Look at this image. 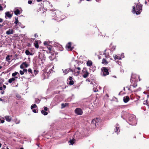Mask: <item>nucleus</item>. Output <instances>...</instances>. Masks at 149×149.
Segmentation results:
<instances>
[{"mask_svg":"<svg viewBox=\"0 0 149 149\" xmlns=\"http://www.w3.org/2000/svg\"><path fill=\"white\" fill-rule=\"evenodd\" d=\"M5 24L4 23H3V25H2L3 26Z\"/></svg>","mask_w":149,"mask_h":149,"instance_id":"obj_62","label":"nucleus"},{"mask_svg":"<svg viewBox=\"0 0 149 149\" xmlns=\"http://www.w3.org/2000/svg\"><path fill=\"white\" fill-rule=\"evenodd\" d=\"M135 120V116L134 115H131L129 118V120L131 122L134 121Z\"/></svg>","mask_w":149,"mask_h":149,"instance_id":"obj_10","label":"nucleus"},{"mask_svg":"<svg viewBox=\"0 0 149 149\" xmlns=\"http://www.w3.org/2000/svg\"><path fill=\"white\" fill-rule=\"evenodd\" d=\"M14 13L15 15H17L20 14V11L18 9H17L14 10Z\"/></svg>","mask_w":149,"mask_h":149,"instance_id":"obj_19","label":"nucleus"},{"mask_svg":"<svg viewBox=\"0 0 149 149\" xmlns=\"http://www.w3.org/2000/svg\"><path fill=\"white\" fill-rule=\"evenodd\" d=\"M136 77H139V76L138 75H136V74H133L132 75V76H131L132 79H131V83H132V82L133 81H134V80H132V79H135V78H136Z\"/></svg>","mask_w":149,"mask_h":149,"instance_id":"obj_17","label":"nucleus"},{"mask_svg":"<svg viewBox=\"0 0 149 149\" xmlns=\"http://www.w3.org/2000/svg\"><path fill=\"white\" fill-rule=\"evenodd\" d=\"M74 75L77 76L80 74L81 71V68L79 67L75 68L74 70H71Z\"/></svg>","mask_w":149,"mask_h":149,"instance_id":"obj_2","label":"nucleus"},{"mask_svg":"<svg viewBox=\"0 0 149 149\" xmlns=\"http://www.w3.org/2000/svg\"><path fill=\"white\" fill-rule=\"evenodd\" d=\"M34 44L36 48H38L39 46L38 42H36L35 43H34Z\"/></svg>","mask_w":149,"mask_h":149,"instance_id":"obj_29","label":"nucleus"},{"mask_svg":"<svg viewBox=\"0 0 149 149\" xmlns=\"http://www.w3.org/2000/svg\"><path fill=\"white\" fill-rule=\"evenodd\" d=\"M18 25H19V26H21V25H22V24H21V23L20 22H19L18 23Z\"/></svg>","mask_w":149,"mask_h":149,"instance_id":"obj_54","label":"nucleus"},{"mask_svg":"<svg viewBox=\"0 0 149 149\" xmlns=\"http://www.w3.org/2000/svg\"><path fill=\"white\" fill-rule=\"evenodd\" d=\"M29 66V64H27L26 62H23L20 65V68L21 69H23L24 68H27Z\"/></svg>","mask_w":149,"mask_h":149,"instance_id":"obj_8","label":"nucleus"},{"mask_svg":"<svg viewBox=\"0 0 149 149\" xmlns=\"http://www.w3.org/2000/svg\"><path fill=\"white\" fill-rule=\"evenodd\" d=\"M3 21V19L1 18H0V22H1Z\"/></svg>","mask_w":149,"mask_h":149,"instance_id":"obj_53","label":"nucleus"},{"mask_svg":"<svg viewBox=\"0 0 149 149\" xmlns=\"http://www.w3.org/2000/svg\"><path fill=\"white\" fill-rule=\"evenodd\" d=\"M69 79L70 81H72V78L71 77H70L69 78Z\"/></svg>","mask_w":149,"mask_h":149,"instance_id":"obj_51","label":"nucleus"},{"mask_svg":"<svg viewBox=\"0 0 149 149\" xmlns=\"http://www.w3.org/2000/svg\"><path fill=\"white\" fill-rule=\"evenodd\" d=\"M3 88L4 89L6 88V86L5 85H3L2 86Z\"/></svg>","mask_w":149,"mask_h":149,"instance_id":"obj_47","label":"nucleus"},{"mask_svg":"<svg viewBox=\"0 0 149 149\" xmlns=\"http://www.w3.org/2000/svg\"><path fill=\"white\" fill-rule=\"evenodd\" d=\"M2 68V67L1 66H0V69H1Z\"/></svg>","mask_w":149,"mask_h":149,"instance_id":"obj_60","label":"nucleus"},{"mask_svg":"<svg viewBox=\"0 0 149 149\" xmlns=\"http://www.w3.org/2000/svg\"><path fill=\"white\" fill-rule=\"evenodd\" d=\"M68 103H65V104L62 103L61 104V108L65 107L68 106Z\"/></svg>","mask_w":149,"mask_h":149,"instance_id":"obj_22","label":"nucleus"},{"mask_svg":"<svg viewBox=\"0 0 149 149\" xmlns=\"http://www.w3.org/2000/svg\"><path fill=\"white\" fill-rule=\"evenodd\" d=\"M37 146H38V147H39V144H38V145H37Z\"/></svg>","mask_w":149,"mask_h":149,"instance_id":"obj_64","label":"nucleus"},{"mask_svg":"<svg viewBox=\"0 0 149 149\" xmlns=\"http://www.w3.org/2000/svg\"><path fill=\"white\" fill-rule=\"evenodd\" d=\"M14 31L12 29H9L6 32V34L7 35H10L13 34L14 33Z\"/></svg>","mask_w":149,"mask_h":149,"instance_id":"obj_11","label":"nucleus"},{"mask_svg":"<svg viewBox=\"0 0 149 149\" xmlns=\"http://www.w3.org/2000/svg\"><path fill=\"white\" fill-rule=\"evenodd\" d=\"M102 70L103 71V75L104 76H105L109 74V72L108 69L105 67L103 68L102 69Z\"/></svg>","mask_w":149,"mask_h":149,"instance_id":"obj_7","label":"nucleus"},{"mask_svg":"<svg viewBox=\"0 0 149 149\" xmlns=\"http://www.w3.org/2000/svg\"><path fill=\"white\" fill-rule=\"evenodd\" d=\"M41 112L42 114L44 115H47L48 113L47 112L45 111L44 110H43L41 111Z\"/></svg>","mask_w":149,"mask_h":149,"instance_id":"obj_25","label":"nucleus"},{"mask_svg":"<svg viewBox=\"0 0 149 149\" xmlns=\"http://www.w3.org/2000/svg\"><path fill=\"white\" fill-rule=\"evenodd\" d=\"M18 73V72H15L14 73H13L12 74V76L13 77H15V76L17 75V74Z\"/></svg>","mask_w":149,"mask_h":149,"instance_id":"obj_32","label":"nucleus"},{"mask_svg":"<svg viewBox=\"0 0 149 149\" xmlns=\"http://www.w3.org/2000/svg\"><path fill=\"white\" fill-rule=\"evenodd\" d=\"M137 86V85L136 84H135L133 85H130V86L127 87V88H128V90L130 91L131 92H132L133 91H135V90L134 89V88H135Z\"/></svg>","mask_w":149,"mask_h":149,"instance_id":"obj_5","label":"nucleus"},{"mask_svg":"<svg viewBox=\"0 0 149 149\" xmlns=\"http://www.w3.org/2000/svg\"><path fill=\"white\" fill-rule=\"evenodd\" d=\"M129 97L128 96H125L123 98V101L125 103L129 101Z\"/></svg>","mask_w":149,"mask_h":149,"instance_id":"obj_16","label":"nucleus"},{"mask_svg":"<svg viewBox=\"0 0 149 149\" xmlns=\"http://www.w3.org/2000/svg\"><path fill=\"white\" fill-rule=\"evenodd\" d=\"M142 5L141 4H137L136 6V9H135L134 6L133 7L132 12L134 14L136 13V15H139L140 13L141 10H142Z\"/></svg>","mask_w":149,"mask_h":149,"instance_id":"obj_1","label":"nucleus"},{"mask_svg":"<svg viewBox=\"0 0 149 149\" xmlns=\"http://www.w3.org/2000/svg\"><path fill=\"white\" fill-rule=\"evenodd\" d=\"M28 71L29 72L31 73L32 74V71L31 69L29 68L28 69Z\"/></svg>","mask_w":149,"mask_h":149,"instance_id":"obj_36","label":"nucleus"},{"mask_svg":"<svg viewBox=\"0 0 149 149\" xmlns=\"http://www.w3.org/2000/svg\"><path fill=\"white\" fill-rule=\"evenodd\" d=\"M1 145H2L0 143V148H1Z\"/></svg>","mask_w":149,"mask_h":149,"instance_id":"obj_59","label":"nucleus"},{"mask_svg":"<svg viewBox=\"0 0 149 149\" xmlns=\"http://www.w3.org/2000/svg\"><path fill=\"white\" fill-rule=\"evenodd\" d=\"M42 0H37V1L38 2H40L42 1Z\"/></svg>","mask_w":149,"mask_h":149,"instance_id":"obj_56","label":"nucleus"},{"mask_svg":"<svg viewBox=\"0 0 149 149\" xmlns=\"http://www.w3.org/2000/svg\"><path fill=\"white\" fill-rule=\"evenodd\" d=\"M25 53L27 55H32V53L30 52L29 50H26L25 51Z\"/></svg>","mask_w":149,"mask_h":149,"instance_id":"obj_24","label":"nucleus"},{"mask_svg":"<svg viewBox=\"0 0 149 149\" xmlns=\"http://www.w3.org/2000/svg\"><path fill=\"white\" fill-rule=\"evenodd\" d=\"M34 73L35 74V75H36L37 74L38 72V70H34Z\"/></svg>","mask_w":149,"mask_h":149,"instance_id":"obj_34","label":"nucleus"},{"mask_svg":"<svg viewBox=\"0 0 149 149\" xmlns=\"http://www.w3.org/2000/svg\"><path fill=\"white\" fill-rule=\"evenodd\" d=\"M114 58L116 60V59H117L118 58V56L116 55H115L114 56Z\"/></svg>","mask_w":149,"mask_h":149,"instance_id":"obj_44","label":"nucleus"},{"mask_svg":"<svg viewBox=\"0 0 149 149\" xmlns=\"http://www.w3.org/2000/svg\"><path fill=\"white\" fill-rule=\"evenodd\" d=\"M75 112L77 115H81L82 114L83 111L80 108H77L75 110Z\"/></svg>","mask_w":149,"mask_h":149,"instance_id":"obj_6","label":"nucleus"},{"mask_svg":"<svg viewBox=\"0 0 149 149\" xmlns=\"http://www.w3.org/2000/svg\"><path fill=\"white\" fill-rule=\"evenodd\" d=\"M19 72L21 74L23 75L24 74V72H23V70L22 71L20 70L19 71Z\"/></svg>","mask_w":149,"mask_h":149,"instance_id":"obj_37","label":"nucleus"},{"mask_svg":"<svg viewBox=\"0 0 149 149\" xmlns=\"http://www.w3.org/2000/svg\"><path fill=\"white\" fill-rule=\"evenodd\" d=\"M15 122L16 124H18L20 123V121L17 118H15Z\"/></svg>","mask_w":149,"mask_h":149,"instance_id":"obj_23","label":"nucleus"},{"mask_svg":"<svg viewBox=\"0 0 149 149\" xmlns=\"http://www.w3.org/2000/svg\"><path fill=\"white\" fill-rule=\"evenodd\" d=\"M103 55L104 56V57L106 58H108L110 57L109 53L106 52V50L104 51V52L103 53Z\"/></svg>","mask_w":149,"mask_h":149,"instance_id":"obj_15","label":"nucleus"},{"mask_svg":"<svg viewBox=\"0 0 149 149\" xmlns=\"http://www.w3.org/2000/svg\"><path fill=\"white\" fill-rule=\"evenodd\" d=\"M36 102L37 103H39L40 102V100L38 99H36Z\"/></svg>","mask_w":149,"mask_h":149,"instance_id":"obj_35","label":"nucleus"},{"mask_svg":"<svg viewBox=\"0 0 149 149\" xmlns=\"http://www.w3.org/2000/svg\"><path fill=\"white\" fill-rule=\"evenodd\" d=\"M71 70L70 69H65L63 71V73H64V74L65 75L67 74L69 72L70 70L71 71Z\"/></svg>","mask_w":149,"mask_h":149,"instance_id":"obj_20","label":"nucleus"},{"mask_svg":"<svg viewBox=\"0 0 149 149\" xmlns=\"http://www.w3.org/2000/svg\"><path fill=\"white\" fill-rule=\"evenodd\" d=\"M19 99H20L21 98V96L19 95H17L16 96Z\"/></svg>","mask_w":149,"mask_h":149,"instance_id":"obj_41","label":"nucleus"},{"mask_svg":"<svg viewBox=\"0 0 149 149\" xmlns=\"http://www.w3.org/2000/svg\"><path fill=\"white\" fill-rule=\"evenodd\" d=\"M3 10V7L0 5V11Z\"/></svg>","mask_w":149,"mask_h":149,"instance_id":"obj_39","label":"nucleus"},{"mask_svg":"<svg viewBox=\"0 0 149 149\" xmlns=\"http://www.w3.org/2000/svg\"><path fill=\"white\" fill-rule=\"evenodd\" d=\"M4 118L8 122H10L12 120V118L10 116H5Z\"/></svg>","mask_w":149,"mask_h":149,"instance_id":"obj_12","label":"nucleus"},{"mask_svg":"<svg viewBox=\"0 0 149 149\" xmlns=\"http://www.w3.org/2000/svg\"><path fill=\"white\" fill-rule=\"evenodd\" d=\"M75 141V140L74 139H72L70 140L69 141V142L70 143L71 145H73L74 144V142Z\"/></svg>","mask_w":149,"mask_h":149,"instance_id":"obj_26","label":"nucleus"},{"mask_svg":"<svg viewBox=\"0 0 149 149\" xmlns=\"http://www.w3.org/2000/svg\"><path fill=\"white\" fill-rule=\"evenodd\" d=\"M15 21L14 22V23L15 24H18V18H15Z\"/></svg>","mask_w":149,"mask_h":149,"instance_id":"obj_31","label":"nucleus"},{"mask_svg":"<svg viewBox=\"0 0 149 149\" xmlns=\"http://www.w3.org/2000/svg\"><path fill=\"white\" fill-rule=\"evenodd\" d=\"M4 92L3 91H1V93L2 94H3L4 93Z\"/></svg>","mask_w":149,"mask_h":149,"instance_id":"obj_49","label":"nucleus"},{"mask_svg":"<svg viewBox=\"0 0 149 149\" xmlns=\"http://www.w3.org/2000/svg\"><path fill=\"white\" fill-rule=\"evenodd\" d=\"M37 107V106L36 104H33L31 106V109H35Z\"/></svg>","mask_w":149,"mask_h":149,"instance_id":"obj_28","label":"nucleus"},{"mask_svg":"<svg viewBox=\"0 0 149 149\" xmlns=\"http://www.w3.org/2000/svg\"><path fill=\"white\" fill-rule=\"evenodd\" d=\"M71 42H69L66 45V47L68 50L71 51L73 49V47H71Z\"/></svg>","mask_w":149,"mask_h":149,"instance_id":"obj_9","label":"nucleus"},{"mask_svg":"<svg viewBox=\"0 0 149 149\" xmlns=\"http://www.w3.org/2000/svg\"><path fill=\"white\" fill-rule=\"evenodd\" d=\"M48 108L46 107H44V111H47L48 110Z\"/></svg>","mask_w":149,"mask_h":149,"instance_id":"obj_40","label":"nucleus"},{"mask_svg":"<svg viewBox=\"0 0 149 149\" xmlns=\"http://www.w3.org/2000/svg\"><path fill=\"white\" fill-rule=\"evenodd\" d=\"M33 111L34 112V113H36L37 112H36V109H32Z\"/></svg>","mask_w":149,"mask_h":149,"instance_id":"obj_42","label":"nucleus"},{"mask_svg":"<svg viewBox=\"0 0 149 149\" xmlns=\"http://www.w3.org/2000/svg\"><path fill=\"white\" fill-rule=\"evenodd\" d=\"M102 63L103 64L106 65L108 63V62L104 58H103Z\"/></svg>","mask_w":149,"mask_h":149,"instance_id":"obj_18","label":"nucleus"},{"mask_svg":"<svg viewBox=\"0 0 149 149\" xmlns=\"http://www.w3.org/2000/svg\"><path fill=\"white\" fill-rule=\"evenodd\" d=\"M115 131L116 132H120V130L118 127H116L115 129Z\"/></svg>","mask_w":149,"mask_h":149,"instance_id":"obj_27","label":"nucleus"},{"mask_svg":"<svg viewBox=\"0 0 149 149\" xmlns=\"http://www.w3.org/2000/svg\"><path fill=\"white\" fill-rule=\"evenodd\" d=\"M47 48L49 50L51 51V47L49 46V47H48Z\"/></svg>","mask_w":149,"mask_h":149,"instance_id":"obj_45","label":"nucleus"},{"mask_svg":"<svg viewBox=\"0 0 149 149\" xmlns=\"http://www.w3.org/2000/svg\"><path fill=\"white\" fill-rule=\"evenodd\" d=\"M23 70V72H24V73H27V71H28L26 69H24Z\"/></svg>","mask_w":149,"mask_h":149,"instance_id":"obj_38","label":"nucleus"},{"mask_svg":"<svg viewBox=\"0 0 149 149\" xmlns=\"http://www.w3.org/2000/svg\"><path fill=\"white\" fill-rule=\"evenodd\" d=\"M6 16H5V17L6 18V17L10 18H11L12 16V15L13 13L12 14H11L9 12H7L5 13Z\"/></svg>","mask_w":149,"mask_h":149,"instance_id":"obj_13","label":"nucleus"},{"mask_svg":"<svg viewBox=\"0 0 149 149\" xmlns=\"http://www.w3.org/2000/svg\"><path fill=\"white\" fill-rule=\"evenodd\" d=\"M0 101H2V100L1 99V98H0Z\"/></svg>","mask_w":149,"mask_h":149,"instance_id":"obj_63","label":"nucleus"},{"mask_svg":"<svg viewBox=\"0 0 149 149\" xmlns=\"http://www.w3.org/2000/svg\"><path fill=\"white\" fill-rule=\"evenodd\" d=\"M9 57H10V55H8L6 58V61H9L10 60Z\"/></svg>","mask_w":149,"mask_h":149,"instance_id":"obj_30","label":"nucleus"},{"mask_svg":"<svg viewBox=\"0 0 149 149\" xmlns=\"http://www.w3.org/2000/svg\"><path fill=\"white\" fill-rule=\"evenodd\" d=\"M3 26V25H1V24H0V27H2Z\"/></svg>","mask_w":149,"mask_h":149,"instance_id":"obj_61","label":"nucleus"},{"mask_svg":"<svg viewBox=\"0 0 149 149\" xmlns=\"http://www.w3.org/2000/svg\"><path fill=\"white\" fill-rule=\"evenodd\" d=\"M47 42H45L44 43V44L45 45H47Z\"/></svg>","mask_w":149,"mask_h":149,"instance_id":"obj_50","label":"nucleus"},{"mask_svg":"<svg viewBox=\"0 0 149 149\" xmlns=\"http://www.w3.org/2000/svg\"><path fill=\"white\" fill-rule=\"evenodd\" d=\"M98 119L97 118H95L92 120L91 123V125L93 126L95 125V127H96L97 125H98Z\"/></svg>","mask_w":149,"mask_h":149,"instance_id":"obj_4","label":"nucleus"},{"mask_svg":"<svg viewBox=\"0 0 149 149\" xmlns=\"http://www.w3.org/2000/svg\"><path fill=\"white\" fill-rule=\"evenodd\" d=\"M21 28H25V26H24V25H22L21 26Z\"/></svg>","mask_w":149,"mask_h":149,"instance_id":"obj_48","label":"nucleus"},{"mask_svg":"<svg viewBox=\"0 0 149 149\" xmlns=\"http://www.w3.org/2000/svg\"><path fill=\"white\" fill-rule=\"evenodd\" d=\"M82 72L83 74L82 76L84 78H86L89 74V73L86 69L84 68L82 70Z\"/></svg>","mask_w":149,"mask_h":149,"instance_id":"obj_3","label":"nucleus"},{"mask_svg":"<svg viewBox=\"0 0 149 149\" xmlns=\"http://www.w3.org/2000/svg\"><path fill=\"white\" fill-rule=\"evenodd\" d=\"M78 133L79 132H76V133H75V134L74 135H75V136L77 134H78Z\"/></svg>","mask_w":149,"mask_h":149,"instance_id":"obj_57","label":"nucleus"},{"mask_svg":"<svg viewBox=\"0 0 149 149\" xmlns=\"http://www.w3.org/2000/svg\"><path fill=\"white\" fill-rule=\"evenodd\" d=\"M18 77H12L8 81V82L9 83H11L14 81L15 80L16 78H17Z\"/></svg>","mask_w":149,"mask_h":149,"instance_id":"obj_14","label":"nucleus"},{"mask_svg":"<svg viewBox=\"0 0 149 149\" xmlns=\"http://www.w3.org/2000/svg\"><path fill=\"white\" fill-rule=\"evenodd\" d=\"M32 3V1H28V3L29 4H31Z\"/></svg>","mask_w":149,"mask_h":149,"instance_id":"obj_43","label":"nucleus"},{"mask_svg":"<svg viewBox=\"0 0 149 149\" xmlns=\"http://www.w3.org/2000/svg\"><path fill=\"white\" fill-rule=\"evenodd\" d=\"M51 7V8H52V5L51 4H50V5H49Z\"/></svg>","mask_w":149,"mask_h":149,"instance_id":"obj_58","label":"nucleus"},{"mask_svg":"<svg viewBox=\"0 0 149 149\" xmlns=\"http://www.w3.org/2000/svg\"><path fill=\"white\" fill-rule=\"evenodd\" d=\"M1 123H3L4 122V120H1Z\"/></svg>","mask_w":149,"mask_h":149,"instance_id":"obj_52","label":"nucleus"},{"mask_svg":"<svg viewBox=\"0 0 149 149\" xmlns=\"http://www.w3.org/2000/svg\"><path fill=\"white\" fill-rule=\"evenodd\" d=\"M87 66H91L92 65V62L91 61H88L87 63Z\"/></svg>","mask_w":149,"mask_h":149,"instance_id":"obj_21","label":"nucleus"},{"mask_svg":"<svg viewBox=\"0 0 149 149\" xmlns=\"http://www.w3.org/2000/svg\"><path fill=\"white\" fill-rule=\"evenodd\" d=\"M34 36L36 38L38 37V35L36 33L34 34Z\"/></svg>","mask_w":149,"mask_h":149,"instance_id":"obj_46","label":"nucleus"},{"mask_svg":"<svg viewBox=\"0 0 149 149\" xmlns=\"http://www.w3.org/2000/svg\"><path fill=\"white\" fill-rule=\"evenodd\" d=\"M74 83V82L73 81H70L69 82V84L70 85H73Z\"/></svg>","mask_w":149,"mask_h":149,"instance_id":"obj_33","label":"nucleus"},{"mask_svg":"<svg viewBox=\"0 0 149 149\" xmlns=\"http://www.w3.org/2000/svg\"><path fill=\"white\" fill-rule=\"evenodd\" d=\"M3 89L2 87L1 86L0 87V90H2Z\"/></svg>","mask_w":149,"mask_h":149,"instance_id":"obj_55","label":"nucleus"}]
</instances>
